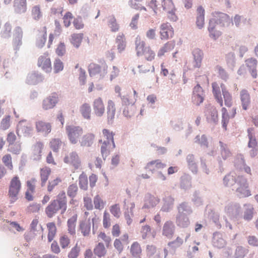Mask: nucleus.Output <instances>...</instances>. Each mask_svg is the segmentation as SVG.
Returning a JSON list of instances; mask_svg holds the SVG:
<instances>
[{
  "mask_svg": "<svg viewBox=\"0 0 258 258\" xmlns=\"http://www.w3.org/2000/svg\"><path fill=\"white\" fill-rule=\"evenodd\" d=\"M160 38L161 40H167L174 35V30L171 25L168 23H163L160 26Z\"/></svg>",
  "mask_w": 258,
  "mask_h": 258,
  "instance_id": "obj_10",
  "label": "nucleus"
},
{
  "mask_svg": "<svg viewBox=\"0 0 258 258\" xmlns=\"http://www.w3.org/2000/svg\"><path fill=\"white\" fill-rule=\"evenodd\" d=\"M79 229L84 236L89 235L91 231V222L89 220H84L80 221Z\"/></svg>",
  "mask_w": 258,
  "mask_h": 258,
  "instance_id": "obj_32",
  "label": "nucleus"
},
{
  "mask_svg": "<svg viewBox=\"0 0 258 258\" xmlns=\"http://www.w3.org/2000/svg\"><path fill=\"white\" fill-rule=\"evenodd\" d=\"M31 15L35 20H38L42 17V13L39 5L34 6L32 8Z\"/></svg>",
  "mask_w": 258,
  "mask_h": 258,
  "instance_id": "obj_45",
  "label": "nucleus"
},
{
  "mask_svg": "<svg viewBox=\"0 0 258 258\" xmlns=\"http://www.w3.org/2000/svg\"><path fill=\"white\" fill-rule=\"evenodd\" d=\"M78 187L76 183L70 184L67 189V195L71 198H74L77 195Z\"/></svg>",
  "mask_w": 258,
  "mask_h": 258,
  "instance_id": "obj_49",
  "label": "nucleus"
},
{
  "mask_svg": "<svg viewBox=\"0 0 258 258\" xmlns=\"http://www.w3.org/2000/svg\"><path fill=\"white\" fill-rule=\"evenodd\" d=\"M21 188V182L18 176L12 177L10 182L9 187L8 196L10 198L11 202H15L18 198V195Z\"/></svg>",
  "mask_w": 258,
  "mask_h": 258,
  "instance_id": "obj_3",
  "label": "nucleus"
},
{
  "mask_svg": "<svg viewBox=\"0 0 258 258\" xmlns=\"http://www.w3.org/2000/svg\"><path fill=\"white\" fill-rule=\"evenodd\" d=\"M123 114L127 117H131L133 116L135 112V107L132 106H122Z\"/></svg>",
  "mask_w": 258,
  "mask_h": 258,
  "instance_id": "obj_52",
  "label": "nucleus"
},
{
  "mask_svg": "<svg viewBox=\"0 0 258 258\" xmlns=\"http://www.w3.org/2000/svg\"><path fill=\"white\" fill-rule=\"evenodd\" d=\"M221 87L224 100V104L227 107H230L233 104L232 95L226 89L224 84H221Z\"/></svg>",
  "mask_w": 258,
  "mask_h": 258,
  "instance_id": "obj_31",
  "label": "nucleus"
},
{
  "mask_svg": "<svg viewBox=\"0 0 258 258\" xmlns=\"http://www.w3.org/2000/svg\"><path fill=\"white\" fill-rule=\"evenodd\" d=\"M2 162L9 170H13L12 158L10 154H7L4 155L2 157Z\"/></svg>",
  "mask_w": 258,
  "mask_h": 258,
  "instance_id": "obj_47",
  "label": "nucleus"
},
{
  "mask_svg": "<svg viewBox=\"0 0 258 258\" xmlns=\"http://www.w3.org/2000/svg\"><path fill=\"white\" fill-rule=\"evenodd\" d=\"M59 243L62 249L68 247L70 244V239L66 234H62L59 238Z\"/></svg>",
  "mask_w": 258,
  "mask_h": 258,
  "instance_id": "obj_53",
  "label": "nucleus"
},
{
  "mask_svg": "<svg viewBox=\"0 0 258 258\" xmlns=\"http://www.w3.org/2000/svg\"><path fill=\"white\" fill-rule=\"evenodd\" d=\"M247 134H248V147L250 148H253V147H257V142L255 136L253 133V129L252 128H248L247 130Z\"/></svg>",
  "mask_w": 258,
  "mask_h": 258,
  "instance_id": "obj_41",
  "label": "nucleus"
},
{
  "mask_svg": "<svg viewBox=\"0 0 258 258\" xmlns=\"http://www.w3.org/2000/svg\"><path fill=\"white\" fill-rule=\"evenodd\" d=\"M248 252V250L247 249L241 246H238L235 249L234 258H244Z\"/></svg>",
  "mask_w": 258,
  "mask_h": 258,
  "instance_id": "obj_46",
  "label": "nucleus"
},
{
  "mask_svg": "<svg viewBox=\"0 0 258 258\" xmlns=\"http://www.w3.org/2000/svg\"><path fill=\"white\" fill-rule=\"evenodd\" d=\"M135 207V203L130 200H125L123 202V208L130 213L132 215H133V210Z\"/></svg>",
  "mask_w": 258,
  "mask_h": 258,
  "instance_id": "obj_54",
  "label": "nucleus"
},
{
  "mask_svg": "<svg viewBox=\"0 0 258 258\" xmlns=\"http://www.w3.org/2000/svg\"><path fill=\"white\" fill-rule=\"evenodd\" d=\"M107 24L112 32H116L119 30V25L117 23V20L113 15L108 17Z\"/></svg>",
  "mask_w": 258,
  "mask_h": 258,
  "instance_id": "obj_25",
  "label": "nucleus"
},
{
  "mask_svg": "<svg viewBox=\"0 0 258 258\" xmlns=\"http://www.w3.org/2000/svg\"><path fill=\"white\" fill-rule=\"evenodd\" d=\"M14 8L18 13L25 12L27 10L26 0H14Z\"/></svg>",
  "mask_w": 258,
  "mask_h": 258,
  "instance_id": "obj_33",
  "label": "nucleus"
},
{
  "mask_svg": "<svg viewBox=\"0 0 258 258\" xmlns=\"http://www.w3.org/2000/svg\"><path fill=\"white\" fill-rule=\"evenodd\" d=\"M54 201H57V204L60 209L62 210V212H64L67 208V199L64 191H62L57 196L56 200Z\"/></svg>",
  "mask_w": 258,
  "mask_h": 258,
  "instance_id": "obj_23",
  "label": "nucleus"
},
{
  "mask_svg": "<svg viewBox=\"0 0 258 258\" xmlns=\"http://www.w3.org/2000/svg\"><path fill=\"white\" fill-rule=\"evenodd\" d=\"M107 65L105 62H102L100 64L91 63L88 67V71L90 76H99L102 78L107 73Z\"/></svg>",
  "mask_w": 258,
  "mask_h": 258,
  "instance_id": "obj_5",
  "label": "nucleus"
},
{
  "mask_svg": "<svg viewBox=\"0 0 258 258\" xmlns=\"http://www.w3.org/2000/svg\"><path fill=\"white\" fill-rule=\"evenodd\" d=\"M94 208L99 210H102L105 207L104 202L99 195H96L93 199Z\"/></svg>",
  "mask_w": 258,
  "mask_h": 258,
  "instance_id": "obj_44",
  "label": "nucleus"
},
{
  "mask_svg": "<svg viewBox=\"0 0 258 258\" xmlns=\"http://www.w3.org/2000/svg\"><path fill=\"white\" fill-rule=\"evenodd\" d=\"M136 51L138 56H143L144 58L149 61L153 60L156 56L155 51L150 46H146L144 41L137 38L135 41Z\"/></svg>",
  "mask_w": 258,
  "mask_h": 258,
  "instance_id": "obj_2",
  "label": "nucleus"
},
{
  "mask_svg": "<svg viewBox=\"0 0 258 258\" xmlns=\"http://www.w3.org/2000/svg\"><path fill=\"white\" fill-rule=\"evenodd\" d=\"M222 126L225 130H227V125L231 118H233L230 116V114L225 107H222Z\"/></svg>",
  "mask_w": 258,
  "mask_h": 258,
  "instance_id": "obj_39",
  "label": "nucleus"
},
{
  "mask_svg": "<svg viewBox=\"0 0 258 258\" xmlns=\"http://www.w3.org/2000/svg\"><path fill=\"white\" fill-rule=\"evenodd\" d=\"M103 226L105 229L109 228L111 226V218L109 213L105 210L103 215Z\"/></svg>",
  "mask_w": 258,
  "mask_h": 258,
  "instance_id": "obj_51",
  "label": "nucleus"
},
{
  "mask_svg": "<svg viewBox=\"0 0 258 258\" xmlns=\"http://www.w3.org/2000/svg\"><path fill=\"white\" fill-rule=\"evenodd\" d=\"M212 92L217 102L219 104L221 107L223 105V101L221 97V92L219 85L217 82H214L212 84Z\"/></svg>",
  "mask_w": 258,
  "mask_h": 258,
  "instance_id": "obj_26",
  "label": "nucleus"
},
{
  "mask_svg": "<svg viewBox=\"0 0 258 258\" xmlns=\"http://www.w3.org/2000/svg\"><path fill=\"white\" fill-rule=\"evenodd\" d=\"M175 225L173 222L167 221L165 222L162 229V235L169 239L172 238L175 232Z\"/></svg>",
  "mask_w": 258,
  "mask_h": 258,
  "instance_id": "obj_18",
  "label": "nucleus"
},
{
  "mask_svg": "<svg viewBox=\"0 0 258 258\" xmlns=\"http://www.w3.org/2000/svg\"><path fill=\"white\" fill-rule=\"evenodd\" d=\"M102 133L103 136L107 139V141H109V143L111 142L112 143L113 148H114L115 144L113 140V134L112 132L107 129H104L102 131Z\"/></svg>",
  "mask_w": 258,
  "mask_h": 258,
  "instance_id": "obj_60",
  "label": "nucleus"
},
{
  "mask_svg": "<svg viewBox=\"0 0 258 258\" xmlns=\"http://www.w3.org/2000/svg\"><path fill=\"white\" fill-rule=\"evenodd\" d=\"M193 61L192 68L194 69L200 68L202 66L204 53L203 51L199 49L195 48L192 51Z\"/></svg>",
  "mask_w": 258,
  "mask_h": 258,
  "instance_id": "obj_19",
  "label": "nucleus"
},
{
  "mask_svg": "<svg viewBox=\"0 0 258 258\" xmlns=\"http://www.w3.org/2000/svg\"><path fill=\"white\" fill-rule=\"evenodd\" d=\"M95 140V135L92 133H87L79 141L80 145L82 147H90L93 144Z\"/></svg>",
  "mask_w": 258,
  "mask_h": 258,
  "instance_id": "obj_22",
  "label": "nucleus"
},
{
  "mask_svg": "<svg viewBox=\"0 0 258 258\" xmlns=\"http://www.w3.org/2000/svg\"><path fill=\"white\" fill-rule=\"evenodd\" d=\"M196 25L199 29H202L205 26V11L202 6L198 7L196 10Z\"/></svg>",
  "mask_w": 258,
  "mask_h": 258,
  "instance_id": "obj_17",
  "label": "nucleus"
},
{
  "mask_svg": "<svg viewBox=\"0 0 258 258\" xmlns=\"http://www.w3.org/2000/svg\"><path fill=\"white\" fill-rule=\"evenodd\" d=\"M219 144L221 147V155L223 159H225L230 155V152L227 149L226 144H224L221 141L219 142Z\"/></svg>",
  "mask_w": 258,
  "mask_h": 258,
  "instance_id": "obj_62",
  "label": "nucleus"
},
{
  "mask_svg": "<svg viewBox=\"0 0 258 258\" xmlns=\"http://www.w3.org/2000/svg\"><path fill=\"white\" fill-rule=\"evenodd\" d=\"M166 166V164L162 163L159 160L152 161L149 162L146 168L151 171H154L156 169H162Z\"/></svg>",
  "mask_w": 258,
  "mask_h": 258,
  "instance_id": "obj_38",
  "label": "nucleus"
},
{
  "mask_svg": "<svg viewBox=\"0 0 258 258\" xmlns=\"http://www.w3.org/2000/svg\"><path fill=\"white\" fill-rule=\"evenodd\" d=\"M130 252L133 256L140 258L142 249L139 242L135 241L132 243L130 248Z\"/></svg>",
  "mask_w": 258,
  "mask_h": 258,
  "instance_id": "obj_36",
  "label": "nucleus"
},
{
  "mask_svg": "<svg viewBox=\"0 0 258 258\" xmlns=\"http://www.w3.org/2000/svg\"><path fill=\"white\" fill-rule=\"evenodd\" d=\"M110 211L115 217L118 218L120 217L121 211L119 204H114L110 206Z\"/></svg>",
  "mask_w": 258,
  "mask_h": 258,
  "instance_id": "obj_61",
  "label": "nucleus"
},
{
  "mask_svg": "<svg viewBox=\"0 0 258 258\" xmlns=\"http://www.w3.org/2000/svg\"><path fill=\"white\" fill-rule=\"evenodd\" d=\"M66 130L70 143L74 145L78 143L83 134V129L80 126L67 125Z\"/></svg>",
  "mask_w": 258,
  "mask_h": 258,
  "instance_id": "obj_4",
  "label": "nucleus"
},
{
  "mask_svg": "<svg viewBox=\"0 0 258 258\" xmlns=\"http://www.w3.org/2000/svg\"><path fill=\"white\" fill-rule=\"evenodd\" d=\"M116 43L117 44V49L121 52L124 50L126 47L125 36L123 33L119 34L116 38Z\"/></svg>",
  "mask_w": 258,
  "mask_h": 258,
  "instance_id": "obj_40",
  "label": "nucleus"
},
{
  "mask_svg": "<svg viewBox=\"0 0 258 258\" xmlns=\"http://www.w3.org/2000/svg\"><path fill=\"white\" fill-rule=\"evenodd\" d=\"M58 101V97L56 93H52L51 95L45 98L42 101V108L44 110L53 108Z\"/></svg>",
  "mask_w": 258,
  "mask_h": 258,
  "instance_id": "obj_11",
  "label": "nucleus"
},
{
  "mask_svg": "<svg viewBox=\"0 0 258 258\" xmlns=\"http://www.w3.org/2000/svg\"><path fill=\"white\" fill-rule=\"evenodd\" d=\"M116 112L115 104L113 101L109 100L107 101V115L108 120H112L115 116Z\"/></svg>",
  "mask_w": 258,
  "mask_h": 258,
  "instance_id": "obj_35",
  "label": "nucleus"
},
{
  "mask_svg": "<svg viewBox=\"0 0 258 258\" xmlns=\"http://www.w3.org/2000/svg\"><path fill=\"white\" fill-rule=\"evenodd\" d=\"M138 98V93L135 90H133V94L131 93L120 96L122 106H132L136 103Z\"/></svg>",
  "mask_w": 258,
  "mask_h": 258,
  "instance_id": "obj_14",
  "label": "nucleus"
},
{
  "mask_svg": "<svg viewBox=\"0 0 258 258\" xmlns=\"http://www.w3.org/2000/svg\"><path fill=\"white\" fill-rule=\"evenodd\" d=\"M213 18L209 21L208 31L210 36L216 39L221 35V32L215 29L216 25H219L221 27H228L231 24H233L232 19L226 14L221 12H214L212 14Z\"/></svg>",
  "mask_w": 258,
  "mask_h": 258,
  "instance_id": "obj_1",
  "label": "nucleus"
},
{
  "mask_svg": "<svg viewBox=\"0 0 258 258\" xmlns=\"http://www.w3.org/2000/svg\"><path fill=\"white\" fill-rule=\"evenodd\" d=\"M79 184L81 189L86 190L88 189V181L86 175L82 174L79 178Z\"/></svg>",
  "mask_w": 258,
  "mask_h": 258,
  "instance_id": "obj_48",
  "label": "nucleus"
},
{
  "mask_svg": "<svg viewBox=\"0 0 258 258\" xmlns=\"http://www.w3.org/2000/svg\"><path fill=\"white\" fill-rule=\"evenodd\" d=\"M11 116L7 115L1 121L0 127L3 130L8 129L11 125Z\"/></svg>",
  "mask_w": 258,
  "mask_h": 258,
  "instance_id": "obj_59",
  "label": "nucleus"
},
{
  "mask_svg": "<svg viewBox=\"0 0 258 258\" xmlns=\"http://www.w3.org/2000/svg\"><path fill=\"white\" fill-rule=\"evenodd\" d=\"M77 219L78 215L77 214H75L68 220L67 227L68 233L72 235L76 234V225Z\"/></svg>",
  "mask_w": 258,
  "mask_h": 258,
  "instance_id": "obj_24",
  "label": "nucleus"
},
{
  "mask_svg": "<svg viewBox=\"0 0 258 258\" xmlns=\"http://www.w3.org/2000/svg\"><path fill=\"white\" fill-rule=\"evenodd\" d=\"M59 209H60L57 204V201H52L46 208L45 213L48 217L51 218Z\"/></svg>",
  "mask_w": 258,
  "mask_h": 258,
  "instance_id": "obj_27",
  "label": "nucleus"
},
{
  "mask_svg": "<svg viewBox=\"0 0 258 258\" xmlns=\"http://www.w3.org/2000/svg\"><path fill=\"white\" fill-rule=\"evenodd\" d=\"M66 52V45L63 42H60L57 45L55 52L58 56H63Z\"/></svg>",
  "mask_w": 258,
  "mask_h": 258,
  "instance_id": "obj_63",
  "label": "nucleus"
},
{
  "mask_svg": "<svg viewBox=\"0 0 258 258\" xmlns=\"http://www.w3.org/2000/svg\"><path fill=\"white\" fill-rule=\"evenodd\" d=\"M8 150L14 154H19L21 150V145L19 143H15L8 145Z\"/></svg>",
  "mask_w": 258,
  "mask_h": 258,
  "instance_id": "obj_50",
  "label": "nucleus"
},
{
  "mask_svg": "<svg viewBox=\"0 0 258 258\" xmlns=\"http://www.w3.org/2000/svg\"><path fill=\"white\" fill-rule=\"evenodd\" d=\"M175 43L174 41H168L166 42L159 49L157 53V56L159 57H162L166 53L173 49Z\"/></svg>",
  "mask_w": 258,
  "mask_h": 258,
  "instance_id": "obj_29",
  "label": "nucleus"
},
{
  "mask_svg": "<svg viewBox=\"0 0 258 258\" xmlns=\"http://www.w3.org/2000/svg\"><path fill=\"white\" fill-rule=\"evenodd\" d=\"M47 37V31L46 27H44L41 31H40L37 35L36 45L38 47L44 46Z\"/></svg>",
  "mask_w": 258,
  "mask_h": 258,
  "instance_id": "obj_28",
  "label": "nucleus"
},
{
  "mask_svg": "<svg viewBox=\"0 0 258 258\" xmlns=\"http://www.w3.org/2000/svg\"><path fill=\"white\" fill-rule=\"evenodd\" d=\"M195 143L200 145L201 146L208 147V142L206 136L205 135L202 136H197L195 138Z\"/></svg>",
  "mask_w": 258,
  "mask_h": 258,
  "instance_id": "obj_57",
  "label": "nucleus"
},
{
  "mask_svg": "<svg viewBox=\"0 0 258 258\" xmlns=\"http://www.w3.org/2000/svg\"><path fill=\"white\" fill-rule=\"evenodd\" d=\"M245 63L252 78H256L257 76V60L254 58H249L245 60Z\"/></svg>",
  "mask_w": 258,
  "mask_h": 258,
  "instance_id": "obj_21",
  "label": "nucleus"
},
{
  "mask_svg": "<svg viewBox=\"0 0 258 258\" xmlns=\"http://www.w3.org/2000/svg\"><path fill=\"white\" fill-rule=\"evenodd\" d=\"M35 127L37 132L47 135L51 132V125L49 122L39 120L35 122Z\"/></svg>",
  "mask_w": 258,
  "mask_h": 258,
  "instance_id": "obj_16",
  "label": "nucleus"
},
{
  "mask_svg": "<svg viewBox=\"0 0 258 258\" xmlns=\"http://www.w3.org/2000/svg\"><path fill=\"white\" fill-rule=\"evenodd\" d=\"M83 33H74L71 35V42L76 47L80 45L83 38Z\"/></svg>",
  "mask_w": 258,
  "mask_h": 258,
  "instance_id": "obj_43",
  "label": "nucleus"
},
{
  "mask_svg": "<svg viewBox=\"0 0 258 258\" xmlns=\"http://www.w3.org/2000/svg\"><path fill=\"white\" fill-rule=\"evenodd\" d=\"M63 161L78 168L81 164V161L78 154L76 152H72L67 155L63 158Z\"/></svg>",
  "mask_w": 258,
  "mask_h": 258,
  "instance_id": "obj_13",
  "label": "nucleus"
},
{
  "mask_svg": "<svg viewBox=\"0 0 258 258\" xmlns=\"http://www.w3.org/2000/svg\"><path fill=\"white\" fill-rule=\"evenodd\" d=\"M80 112L84 119L90 120L91 117V109L88 103H85L80 107Z\"/></svg>",
  "mask_w": 258,
  "mask_h": 258,
  "instance_id": "obj_34",
  "label": "nucleus"
},
{
  "mask_svg": "<svg viewBox=\"0 0 258 258\" xmlns=\"http://www.w3.org/2000/svg\"><path fill=\"white\" fill-rule=\"evenodd\" d=\"M80 252V247L76 244L68 254V258H77Z\"/></svg>",
  "mask_w": 258,
  "mask_h": 258,
  "instance_id": "obj_64",
  "label": "nucleus"
},
{
  "mask_svg": "<svg viewBox=\"0 0 258 258\" xmlns=\"http://www.w3.org/2000/svg\"><path fill=\"white\" fill-rule=\"evenodd\" d=\"M240 99L242 109L247 110L251 103L250 94L247 90L242 89L240 91Z\"/></svg>",
  "mask_w": 258,
  "mask_h": 258,
  "instance_id": "obj_20",
  "label": "nucleus"
},
{
  "mask_svg": "<svg viewBox=\"0 0 258 258\" xmlns=\"http://www.w3.org/2000/svg\"><path fill=\"white\" fill-rule=\"evenodd\" d=\"M48 230L47 239L49 242H51L56 236L57 228L55 223L49 222L46 224Z\"/></svg>",
  "mask_w": 258,
  "mask_h": 258,
  "instance_id": "obj_30",
  "label": "nucleus"
},
{
  "mask_svg": "<svg viewBox=\"0 0 258 258\" xmlns=\"http://www.w3.org/2000/svg\"><path fill=\"white\" fill-rule=\"evenodd\" d=\"M208 118L211 121L216 122L218 120V112L215 108H212L209 111Z\"/></svg>",
  "mask_w": 258,
  "mask_h": 258,
  "instance_id": "obj_58",
  "label": "nucleus"
},
{
  "mask_svg": "<svg viewBox=\"0 0 258 258\" xmlns=\"http://www.w3.org/2000/svg\"><path fill=\"white\" fill-rule=\"evenodd\" d=\"M162 6L163 10L167 13L168 18L173 21H176L177 17L175 14L176 9L172 0H162Z\"/></svg>",
  "mask_w": 258,
  "mask_h": 258,
  "instance_id": "obj_7",
  "label": "nucleus"
},
{
  "mask_svg": "<svg viewBox=\"0 0 258 258\" xmlns=\"http://www.w3.org/2000/svg\"><path fill=\"white\" fill-rule=\"evenodd\" d=\"M63 63L60 59L56 58L55 59L53 63V70L54 73L56 74L62 71L63 69Z\"/></svg>",
  "mask_w": 258,
  "mask_h": 258,
  "instance_id": "obj_56",
  "label": "nucleus"
},
{
  "mask_svg": "<svg viewBox=\"0 0 258 258\" xmlns=\"http://www.w3.org/2000/svg\"><path fill=\"white\" fill-rule=\"evenodd\" d=\"M37 66L46 73H49L51 71V62L48 54L44 53L39 57Z\"/></svg>",
  "mask_w": 258,
  "mask_h": 258,
  "instance_id": "obj_9",
  "label": "nucleus"
},
{
  "mask_svg": "<svg viewBox=\"0 0 258 258\" xmlns=\"http://www.w3.org/2000/svg\"><path fill=\"white\" fill-rule=\"evenodd\" d=\"M51 173V169L48 167H44L40 169V176L41 178V186L45 185Z\"/></svg>",
  "mask_w": 258,
  "mask_h": 258,
  "instance_id": "obj_37",
  "label": "nucleus"
},
{
  "mask_svg": "<svg viewBox=\"0 0 258 258\" xmlns=\"http://www.w3.org/2000/svg\"><path fill=\"white\" fill-rule=\"evenodd\" d=\"M239 186L237 188L236 192L237 196L240 198H247L251 195L249 184L246 178L239 177L238 179Z\"/></svg>",
  "mask_w": 258,
  "mask_h": 258,
  "instance_id": "obj_6",
  "label": "nucleus"
},
{
  "mask_svg": "<svg viewBox=\"0 0 258 258\" xmlns=\"http://www.w3.org/2000/svg\"><path fill=\"white\" fill-rule=\"evenodd\" d=\"M107 252L104 244L99 242L94 248V253L99 257L104 256Z\"/></svg>",
  "mask_w": 258,
  "mask_h": 258,
  "instance_id": "obj_42",
  "label": "nucleus"
},
{
  "mask_svg": "<svg viewBox=\"0 0 258 258\" xmlns=\"http://www.w3.org/2000/svg\"><path fill=\"white\" fill-rule=\"evenodd\" d=\"M61 144L62 142L59 139H52L50 142V147L55 152L58 151Z\"/></svg>",
  "mask_w": 258,
  "mask_h": 258,
  "instance_id": "obj_55",
  "label": "nucleus"
},
{
  "mask_svg": "<svg viewBox=\"0 0 258 258\" xmlns=\"http://www.w3.org/2000/svg\"><path fill=\"white\" fill-rule=\"evenodd\" d=\"M93 109L94 114L97 117H101L105 113V106L101 97L94 99L93 102Z\"/></svg>",
  "mask_w": 258,
  "mask_h": 258,
  "instance_id": "obj_12",
  "label": "nucleus"
},
{
  "mask_svg": "<svg viewBox=\"0 0 258 258\" xmlns=\"http://www.w3.org/2000/svg\"><path fill=\"white\" fill-rule=\"evenodd\" d=\"M44 145L41 142H37L32 147L31 159L33 160L38 161L41 158V153L43 149Z\"/></svg>",
  "mask_w": 258,
  "mask_h": 258,
  "instance_id": "obj_15",
  "label": "nucleus"
},
{
  "mask_svg": "<svg viewBox=\"0 0 258 258\" xmlns=\"http://www.w3.org/2000/svg\"><path fill=\"white\" fill-rule=\"evenodd\" d=\"M32 125L26 120L20 121L17 125L16 133L18 136H29L32 134Z\"/></svg>",
  "mask_w": 258,
  "mask_h": 258,
  "instance_id": "obj_8",
  "label": "nucleus"
}]
</instances>
